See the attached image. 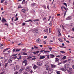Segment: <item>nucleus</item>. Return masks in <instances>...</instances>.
<instances>
[{
	"instance_id": "obj_23",
	"label": "nucleus",
	"mask_w": 74,
	"mask_h": 74,
	"mask_svg": "<svg viewBox=\"0 0 74 74\" xmlns=\"http://www.w3.org/2000/svg\"><path fill=\"white\" fill-rule=\"evenodd\" d=\"M31 5L32 7H34V6H35L36 5L35 4V3H32L31 4Z\"/></svg>"
},
{
	"instance_id": "obj_37",
	"label": "nucleus",
	"mask_w": 74,
	"mask_h": 74,
	"mask_svg": "<svg viewBox=\"0 0 74 74\" xmlns=\"http://www.w3.org/2000/svg\"><path fill=\"white\" fill-rule=\"evenodd\" d=\"M8 64V63H5V67H6L7 66V64Z\"/></svg>"
},
{
	"instance_id": "obj_35",
	"label": "nucleus",
	"mask_w": 74,
	"mask_h": 74,
	"mask_svg": "<svg viewBox=\"0 0 74 74\" xmlns=\"http://www.w3.org/2000/svg\"><path fill=\"white\" fill-rule=\"evenodd\" d=\"M23 71L22 69H20L19 71V73H21Z\"/></svg>"
},
{
	"instance_id": "obj_36",
	"label": "nucleus",
	"mask_w": 74,
	"mask_h": 74,
	"mask_svg": "<svg viewBox=\"0 0 74 74\" xmlns=\"http://www.w3.org/2000/svg\"><path fill=\"white\" fill-rule=\"evenodd\" d=\"M58 40L60 42H62V40L61 39L59 38L58 39Z\"/></svg>"
},
{
	"instance_id": "obj_58",
	"label": "nucleus",
	"mask_w": 74,
	"mask_h": 74,
	"mask_svg": "<svg viewBox=\"0 0 74 74\" xmlns=\"http://www.w3.org/2000/svg\"><path fill=\"white\" fill-rule=\"evenodd\" d=\"M34 48H36V49H37L38 48V47H37L36 46H34Z\"/></svg>"
},
{
	"instance_id": "obj_11",
	"label": "nucleus",
	"mask_w": 74,
	"mask_h": 74,
	"mask_svg": "<svg viewBox=\"0 0 74 74\" xmlns=\"http://www.w3.org/2000/svg\"><path fill=\"white\" fill-rule=\"evenodd\" d=\"M10 48H8L6 49H5L3 51V52H5L6 51H7L8 50V49H10Z\"/></svg>"
},
{
	"instance_id": "obj_30",
	"label": "nucleus",
	"mask_w": 74,
	"mask_h": 74,
	"mask_svg": "<svg viewBox=\"0 0 74 74\" xmlns=\"http://www.w3.org/2000/svg\"><path fill=\"white\" fill-rule=\"evenodd\" d=\"M45 32H46V33H48V29H45Z\"/></svg>"
},
{
	"instance_id": "obj_24",
	"label": "nucleus",
	"mask_w": 74,
	"mask_h": 74,
	"mask_svg": "<svg viewBox=\"0 0 74 74\" xmlns=\"http://www.w3.org/2000/svg\"><path fill=\"white\" fill-rule=\"evenodd\" d=\"M49 25L51 26H52V22L51 21L50 22Z\"/></svg>"
},
{
	"instance_id": "obj_47",
	"label": "nucleus",
	"mask_w": 74,
	"mask_h": 74,
	"mask_svg": "<svg viewBox=\"0 0 74 74\" xmlns=\"http://www.w3.org/2000/svg\"><path fill=\"white\" fill-rule=\"evenodd\" d=\"M40 20L39 19H36V20H34V21H39Z\"/></svg>"
},
{
	"instance_id": "obj_16",
	"label": "nucleus",
	"mask_w": 74,
	"mask_h": 74,
	"mask_svg": "<svg viewBox=\"0 0 74 74\" xmlns=\"http://www.w3.org/2000/svg\"><path fill=\"white\" fill-rule=\"evenodd\" d=\"M12 61V59H10L8 61V63H11Z\"/></svg>"
},
{
	"instance_id": "obj_27",
	"label": "nucleus",
	"mask_w": 74,
	"mask_h": 74,
	"mask_svg": "<svg viewBox=\"0 0 74 74\" xmlns=\"http://www.w3.org/2000/svg\"><path fill=\"white\" fill-rule=\"evenodd\" d=\"M42 7H43L44 9H47V7H46V6L45 5H44L42 6Z\"/></svg>"
},
{
	"instance_id": "obj_6",
	"label": "nucleus",
	"mask_w": 74,
	"mask_h": 74,
	"mask_svg": "<svg viewBox=\"0 0 74 74\" xmlns=\"http://www.w3.org/2000/svg\"><path fill=\"white\" fill-rule=\"evenodd\" d=\"M37 64L38 66H42V64L41 62H37Z\"/></svg>"
},
{
	"instance_id": "obj_26",
	"label": "nucleus",
	"mask_w": 74,
	"mask_h": 74,
	"mask_svg": "<svg viewBox=\"0 0 74 74\" xmlns=\"http://www.w3.org/2000/svg\"><path fill=\"white\" fill-rule=\"evenodd\" d=\"M33 22V21H32V20H27V21H26L25 22Z\"/></svg>"
},
{
	"instance_id": "obj_53",
	"label": "nucleus",
	"mask_w": 74,
	"mask_h": 74,
	"mask_svg": "<svg viewBox=\"0 0 74 74\" xmlns=\"http://www.w3.org/2000/svg\"><path fill=\"white\" fill-rule=\"evenodd\" d=\"M60 57V55H58V56H56V58H58V57Z\"/></svg>"
},
{
	"instance_id": "obj_45",
	"label": "nucleus",
	"mask_w": 74,
	"mask_h": 74,
	"mask_svg": "<svg viewBox=\"0 0 74 74\" xmlns=\"http://www.w3.org/2000/svg\"><path fill=\"white\" fill-rule=\"evenodd\" d=\"M67 60L64 61V63H67Z\"/></svg>"
},
{
	"instance_id": "obj_63",
	"label": "nucleus",
	"mask_w": 74,
	"mask_h": 74,
	"mask_svg": "<svg viewBox=\"0 0 74 74\" xmlns=\"http://www.w3.org/2000/svg\"><path fill=\"white\" fill-rule=\"evenodd\" d=\"M46 56L47 57V58L48 59H49V55H46Z\"/></svg>"
},
{
	"instance_id": "obj_56",
	"label": "nucleus",
	"mask_w": 74,
	"mask_h": 74,
	"mask_svg": "<svg viewBox=\"0 0 74 74\" xmlns=\"http://www.w3.org/2000/svg\"><path fill=\"white\" fill-rule=\"evenodd\" d=\"M17 55V54H13L12 55V56H16Z\"/></svg>"
},
{
	"instance_id": "obj_9",
	"label": "nucleus",
	"mask_w": 74,
	"mask_h": 74,
	"mask_svg": "<svg viewBox=\"0 0 74 74\" xmlns=\"http://www.w3.org/2000/svg\"><path fill=\"white\" fill-rule=\"evenodd\" d=\"M72 19V18L71 16L68 17L66 18V20H70Z\"/></svg>"
},
{
	"instance_id": "obj_2",
	"label": "nucleus",
	"mask_w": 74,
	"mask_h": 74,
	"mask_svg": "<svg viewBox=\"0 0 74 74\" xmlns=\"http://www.w3.org/2000/svg\"><path fill=\"white\" fill-rule=\"evenodd\" d=\"M69 64H66L64 65V68L65 69H66V70H67L69 69Z\"/></svg>"
},
{
	"instance_id": "obj_29",
	"label": "nucleus",
	"mask_w": 74,
	"mask_h": 74,
	"mask_svg": "<svg viewBox=\"0 0 74 74\" xmlns=\"http://www.w3.org/2000/svg\"><path fill=\"white\" fill-rule=\"evenodd\" d=\"M66 59V56H64V57L62 58V59L64 60Z\"/></svg>"
},
{
	"instance_id": "obj_64",
	"label": "nucleus",
	"mask_w": 74,
	"mask_h": 74,
	"mask_svg": "<svg viewBox=\"0 0 74 74\" xmlns=\"http://www.w3.org/2000/svg\"><path fill=\"white\" fill-rule=\"evenodd\" d=\"M62 27L63 28V29L65 30V29H64V26H63V25H62Z\"/></svg>"
},
{
	"instance_id": "obj_46",
	"label": "nucleus",
	"mask_w": 74,
	"mask_h": 74,
	"mask_svg": "<svg viewBox=\"0 0 74 74\" xmlns=\"http://www.w3.org/2000/svg\"><path fill=\"white\" fill-rule=\"evenodd\" d=\"M25 0H23V2H22V4H23L25 3Z\"/></svg>"
},
{
	"instance_id": "obj_15",
	"label": "nucleus",
	"mask_w": 74,
	"mask_h": 74,
	"mask_svg": "<svg viewBox=\"0 0 74 74\" xmlns=\"http://www.w3.org/2000/svg\"><path fill=\"white\" fill-rule=\"evenodd\" d=\"M50 55L51 56V58H54V57H55V56L53 54H50Z\"/></svg>"
},
{
	"instance_id": "obj_40",
	"label": "nucleus",
	"mask_w": 74,
	"mask_h": 74,
	"mask_svg": "<svg viewBox=\"0 0 74 74\" xmlns=\"http://www.w3.org/2000/svg\"><path fill=\"white\" fill-rule=\"evenodd\" d=\"M26 25V23H23L22 24V26H24V25Z\"/></svg>"
},
{
	"instance_id": "obj_55",
	"label": "nucleus",
	"mask_w": 74,
	"mask_h": 74,
	"mask_svg": "<svg viewBox=\"0 0 74 74\" xmlns=\"http://www.w3.org/2000/svg\"><path fill=\"white\" fill-rule=\"evenodd\" d=\"M5 25H6V26H8V24L5 23Z\"/></svg>"
},
{
	"instance_id": "obj_33",
	"label": "nucleus",
	"mask_w": 74,
	"mask_h": 74,
	"mask_svg": "<svg viewBox=\"0 0 74 74\" xmlns=\"http://www.w3.org/2000/svg\"><path fill=\"white\" fill-rule=\"evenodd\" d=\"M64 14V17L65 16H66V12H65V13Z\"/></svg>"
},
{
	"instance_id": "obj_52",
	"label": "nucleus",
	"mask_w": 74,
	"mask_h": 74,
	"mask_svg": "<svg viewBox=\"0 0 74 74\" xmlns=\"http://www.w3.org/2000/svg\"><path fill=\"white\" fill-rule=\"evenodd\" d=\"M57 74H60V72L59 71H57Z\"/></svg>"
},
{
	"instance_id": "obj_51",
	"label": "nucleus",
	"mask_w": 74,
	"mask_h": 74,
	"mask_svg": "<svg viewBox=\"0 0 74 74\" xmlns=\"http://www.w3.org/2000/svg\"><path fill=\"white\" fill-rule=\"evenodd\" d=\"M50 69V68H49V69H48V68H46V70H50V69Z\"/></svg>"
},
{
	"instance_id": "obj_42",
	"label": "nucleus",
	"mask_w": 74,
	"mask_h": 74,
	"mask_svg": "<svg viewBox=\"0 0 74 74\" xmlns=\"http://www.w3.org/2000/svg\"><path fill=\"white\" fill-rule=\"evenodd\" d=\"M51 28H49V33H51Z\"/></svg>"
},
{
	"instance_id": "obj_60",
	"label": "nucleus",
	"mask_w": 74,
	"mask_h": 74,
	"mask_svg": "<svg viewBox=\"0 0 74 74\" xmlns=\"http://www.w3.org/2000/svg\"><path fill=\"white\" fill-rule=\"evenodd\" d=\"M72 31H73V32H74V28H73L72 29Z\"/></svg>"
},
{
	"instance_id": "obj_28",
	"label": "nucleus",
	"mask_w": 74,
	"mask_h": 74,
	"mask_svg": "<svg viewBox=\"0 0 74 74\" xmlns=\"http://www.w3.org/2000/svg\"><path fill=\"white\" fill-rule=\"evenodd\" d=\"M32 59L33 60H36V58L35 57H34L32 58Z\"/></svg>"
},
{
	"instance_id": "obj_10",
	"label": "nucleus",
	"mask_w": 74,
	"mask_h": 74,
	"mask_svg": "<svg viewBox=\"0 0 74 74\" xmlns=\"http://www.w3.org/2000/svg\"><path fill=\"white\" fill-rule=\"evenodd\" d=\"M45 58V56H41L40 57V59H43Z\"/></svg>"
},
{
	"instance_id": "obj_13",
	"label": "nucleus",
	"mask_w": 74,
	"mask_h": 74,
	"mask_svg": "<svg viewBox=\"0 0 74 74\" xmlns=\"http://www.w3.org/2000/svg\"><path fill=\"white\" fill-rule=\"evenodd\" d=\"M27 60H25L22 62V63H25L27 64Z\"/></svg>"
},
{
	"instance_id": "obj_50",
	"label": "nucleus",
	"mask_w": 74,
	"mask_h": 74,
	"mask_svg": "<svg viewBox=\"0 0 74 74\" xmlns=\"http://www.w3.org/2000/svg\"><path fill=\"white\" fill-rule=\"evenodd\" d=\"M5 5H7V2H5Z\"/></svg>"
},
{
	"instance_id": "obj_57",
	"label": "nucleus",
	"mask_w": 74,
	"mask_h": 74,
	"mask_svg": "<svg viewBox=\"0 0 74 74\" xmlns=\"http://www.w3.org/2000/svg\"><path fill=\"white\" fill-rule=\"evenodd\" d=\"M13 58H14V59H16V58H17V56H16L13 57Z\"/></svg>"
},
{
	"instance_id": "obj_19",
	"label": "nucleus",
	"mask_w": 74,
	"mask_h": 74,
	"mask_svg": "<svg viewBox=\"0 0 74 74\" xmlns=\"http://www.w3.org/2000/svg\"><path fill=\"white\" fill-rule=\"evenodd\" d=\"M72 70H73V69H72V68H70L69 69V71L70 73H71V71H72Z\"/></svg>"
},
{
	"instance_id": "obj_54",
	"label": "nucleus",
	"mask_w": 74,
	"mask_h": 74,
	"mask_svg": "<svg viewBox=\"0 0 74 74\" xmlns=\"http://www.w3.org/2000/svg\"><path fill=\"white\" fill-rule=\"evenodd\" d=\"M18 72H15L14 74H18Z\"/></svg>"
},
{
	"instance_id": "obj_49",
	"label": "nucleus",
	"mask_w": 74,
	"mask_h": 74,
	"mask_svg": "<svg viewBox=\"0 0 74 74\" xmlns=\"http://www.w3.org/2000/svg\"><path fill=\"white\" fill-rule=\"evenodd\" d=\"M45 51V50H41V51H40V52H43V51Z\"/></svg>"
},
{
	"instance_id": "obj_1",
	"label": "nucleus",
	"mask_w": 74,
	"mask_h": 74,
	"mask_svg": "<svg viewBox=\"0 0 74 74\" xmlns=\"http://www.w3.org/2000/svg\"><path fill=\"white\" fill-rule=\"evenodd\" d=\"M20 66H19L16 65L15 66L14 68V70L15 71V70H19V69Z\"/></svg>"
},
{
	"instance_id": "obj_17",
	"label": "nucleus",
	"mask_w": 74,
	"mask_h": 74,
	"mask_svg": "<svg viewBox=\"0 0 74 74\" xmlns=\"http://www.w3.org/2000/svg\"><path fill=\"white\" fill-rule=\"evenodd\" d=\"M39 51H38L36 52H34L33 53L34 54H37V53H39Z\"/></svg>"
},
{
	"instance_id": "obj_21",
	"label": "nucleus",
	"mask_w": 74,
	"mask_h": 74,
	"mask_svg": "<svg viewBox=\"0 0 74 74\" xmlns=\"http://www.w3.org/2000/svg\"><path fill=\"white\" fill-rule=\"evenodd\" d=\"M37 67V66L36 65H34V66H33L34 69H36Z\"/></svg>"
},
{
	"instance_id": "obj_8",
	"label": "nucleus",
	"mask_w": 74,
	"mask_h": 74,
	"mask_svg": "<svg viewBox=\"0 0 74 74\" xmlns=\"http://www.w3.org/2000/svg\"><path fill=\"white\" fill-rule=\"evenodd\" d=\"M58 37H60L61 36V33H60L59 31H58Z\"/></svg>"
},
{
	"instance_id": "obj_39",
	"label": "nucleus",
	"mask_w": 74,
	"mask_h": 74,
	"mask_svg": "<svg viewBox=\"0 0 74 74\" xmlns=\"http://www.w3.org/2000/svg\"><path fill=\"white\" fill-rule=\"evenodd\" d=\"M19 51H20V49H16V52H19Z\"/></svg>"
},
{
	"instance_id": "obj_12",
	"label": "nucleus",
	"mask_w": 74,
	"mask_h": 74,
	"mask_svg": "<svg viewBox=\"0 0 74 74\" xmlns=\"http://www.w3.org/2000/svg\"><path fill=\"white\" fill-rule=\"evenodd\" d=\"M51 67L52 68H55V67H56V65H51Z\"/></svg>"
},
{
	"instance_id": "obj_61",
	"label": "nucleus",
	"mask_w": 74,
	"mask_h": 74,
	"mask_svg": "<svg viewBox=\"0 0 74 74\" xmlns=\"http://www.w3.org/2000/svg\"><path fill=\"white\" fill-rule=\"evenodd\" d=\"M35 30H36V32L38 30V29L37 28H35Z\"/></svg>"
},
{
	"instance_id": "obj_34",
	"label": "nucleus",
	"mask_w": 74,
	"mask_h": 74,
	"mask_svg": "<svg viewBox=\"0 0 74 74\" xmlns=\"http://www.w3.org/2000/svg\"><path fill=\"white\" fill-rule=\"evenodd\" d=\"M10 66L11 67H14V64H10Z\"/></svg>"
},
{
	"instance_id": "obj_5",
	"label": "nucleus",
	"mask_w": 74,
	"mask_h": 74,
	"mask_svg": "<svg viewBox=\"0 0 74 74\" xmlns=\"http://www.w3.org/2000/svg\"><path fill=\"white\" fill-rule=\"evenodd\" d=\"M26 69L27 71H29L31 70L30 68L29 67H27Z\"/></svg>"
},
{
	"instance_id": "obj_43",
	"label": "nucleus",
	"mask_w": 74,
	"mask_h": 74,
	"mask_svg": "<svg viewBox=\"0 0 74 74\" xmlns=\"http://www.w3.org/2000/svg\"><path fill=\"white\" fill-rule=\"evenodd\" d=\"M4 1H5V0H1V3H3Z\"/></svg>"
},
{
	"instance_id": "obj_14",
	"label": "nucleus",
	"mask_w": 74,
	"mask_h": 74,
	"mask_svg": "<svg viewBox=\"0 0 74 74\" xmlns=\"http://www.w3.org/2000/svg\"><path fill=\"white\" fill-rule=\"evenodd\" d=\"M60 70H62V71H66V69H64V68H61L60 69Z\"/></svg>"
},
{
	"instance_id": "obj_22",
	"label": "nucleus",
	"mask_w": 74,
	"mask_h": 74,
	"mask_svg": "<svg viewBox=\"0 0 74 74\" xmlns=\"http://www.w3.org/2000/svg\"><path fill=\"white\" fill-rule=\"evenodd\" d=\"M45 67H46V68H49V66H48V65L45 64Z\"/></svg>"
},
{
	"instance_id": "obj_31",
	"label": "nucleus",
	"mask_w": 74,
	"mask_h": 74,
	"mask_svg": "<svg viewBox=\"0 0 74 74\" xmlns=\"http://www.w3.org/2000/svg\"><path fill=\"white\" fill-rule=\"evenodd\" d=\"M23 55H27V53L24 52L23 53Z\"/></svg>"
},
{
	"instance_id": "obj_38",
	"label": "nucleus",
	"mask_w": 74,
	"mask_h": 74,
	"mask_svg": "<svg viewBox=\"0 0 74 74\" xmlns=\"http://www.w3.org/2000/svg\"><path fill=\"white\" fill-rule=\"evenodd\" d=\"M25 67H22L21 68V69L22 70H25Z\"/></svg>"
},
{
	"instance_id": "obj_3",
	"label": "nucleus",
	"mask_w": 74,
	"mask_h": 74,
	"mask_svg": "<svg viewBox=\"0 0 74 74\" xmlns=\"http://www.w3.org/2000/svg\"><path fill=\"white\" fill-rule=\"evenodd\" d=\"M53 71V69H50L48 71V73L49 74H51L52 72Z\"/></svg>"
},
{
	"instance_id": "obj_48",
	"label": "nucleus",
	"mask_w": 74,
	"mask_h": 74,
	"mask_svg": "<svg viewBox=\"0 0 74 74\" xmlns=\"http://www.w3.org/2000/svg\"><path fill=\"white\" fill-rule=\"evenodd\" d=\"M23 74H27V73L26 71H25L24 72Z\"/></svg>"
},
{
	"instance_id": "obj_4",
	"label": "nucleus",
	"mask_w": 74,
	"mask_h": 74,
	"mask_svg": "<svg viewBox=\"0 0 74 74\" xmlns=\"http://www.w3.org/2000/svg\"><path fill=\"white\" fill-rule=\"evenodd\" d=\"M36 41L37 43H38V44H40L41 43V40L40 38L37 39Z\"/></svg>"
},
{
	"instance_id": "obj_44",
	"label": "nucleus",
	"mask_w": 74,
	"mask_h": 74,
	"mask_svg": "<svg viewBox=\"0 0 74 74\" xmlns=\"http://www.w3.org/2000/svg\"><path fill=\"white\" fill-rule=\"evenodd\" d=\"M64 5H65V6H66V7H67V4L66 3H64Z\"/></svg>"
},
{
	"instance_id": "obj_18",
	"label": "nucleus",
	"mask_w": 74,
	"mask_h": 74,
	"mask_svg": "<svg viewBox=\"0 0 74 74\" xmlns=\"http://www.w3.org/2000/svg\"><path fill=\"white\" fill-rule=\"evenodd\" d=\"M22 11L24 13H25L26 12V10L25 9H23L22 10Z\"/></svg>"
},
{
	"instance_id": "obj_7",
	"label": "nucleus",
	"mask_w": 74,
	"mask_h": 74,
	"mask_svg": "<svg viewBox=\"0 0 74 74\" xmlns=\"http://www.w3.org/2000/svg\"><path fill=\"white\" fill-rule=\"evenodd\" d=\"M1 21L3 23H6L7 21L5 19H3L1 20Z\"/></svg>"
},
{
	"instance_id": "obj_25",
	"label": "nucleus",
	"mask_w": 74,
	"mask_h": 74,
	"mask_svg": "<svg viewBox=\"0 0 74 74\" xmlns=\"http://www.w3.org/2000/svg\"><path fill=\"white\" fill-rule=\"evenodd\" d=\"M55 59H56L55 62H58L59 60V59L56 58H55Z\"/></svg>"
},
{
	"instance_id": "obj_20",
	"label": "nucleus",
	"mask_w": 74,
	"mask_h": 74,
	"mask_svg": "<svg viewBox=\"0 0 74 74\" xmlns=\"http://www.w3.org/2000/svg\"><path fill=\"white\" fill-rule=\"evenodd\" d=\"M22 65L23 66H24V67H26V66L27 65V64H25V63H23V62Z\"/></svg>"
},
{
	"instance_id": "obj_62",
	"label": "nucleus",
	"mask_w": 74,
	"mask_h": 74,
	"mask_svg": "<svg viewBox=\"0 0 74 74\" xmlns=\"http://www.w3.org/2000/svg\"><path fill=\"white\" fill-rule=\"evenodd\" d=\"M46 19V18L44 17V18H43V21H45Z\"/></svg>"
},
{
	"instance_id": "obj_32",
	"label": "nucleus",
	"mask_w": 74,
	"mask_h": 74,
	"mask_svg": "<svg viewBox=\"0 0 74 74\" xmlns=\"http://www.w3.org/2000/svg\"><path fill=\"white\" fill-rule=\"evenodd\" d=\"M60 52H61V53H65V52H64V51H60Z\"/></svg>"
},
{
	"instance_id": "obj_59",
	"label": "nucleus",
	"mask_w": 74,
	"mask_h": 74,
	"mask_svg": "<svg viewBox=\"0 0 74 74\" xmlns=\"http://www.w3.org/2000/svg\"><path fill=\"white\" fill-rule=\"evenodd\" d=\"M18 18L16 17V18L15 20V21H18Z\"/></svg>"
},
{
	"instance_id": "obj_41",
	"label": "nucleus",
	"mask_w": 74,
	"mask_h": 74,
	"mask_svg": "<svg viewBox=\"0 0 74 74\" xmlns=\"http://www.w3.org/2000/svg\"><path fill=\"white\" fill-rule=\"evenodd\" d=\"M30 58H32V57L31 56H29L28 58H27V59H30Z\"/></svg>"
}]
</instances>
